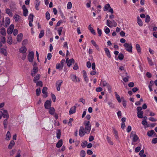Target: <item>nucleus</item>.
I'll use <instances>...</instances> for the list:
<instances>
[{
	"label": "nucleus",
	"instance_id": "nucleus-4",
	"mask_svg": "<svg viewBox=\"0 0 157 157\" xmlns=\"http://www.w3.org/2000/svg\"><path fill=\"white\" fill-rule=\"evenodd\" d=\"M125 50L129 52H132V47L131 43H125L124 44Z\"/></svg>",
	"mask_w": 157,
	"mask_h": 157
},
{
	"label": "nucleus",
	"instance_id": "nucleus-63",
	"mask_svg": "<svg viewBox=\"0 0 157 157\" xmlns=\"http://www.w3.org/2000/svg\"><path fill=\"white\" fill-rule=\"evenodd\" d=\"M141 148L140 147H137L135 148V151L136 152H139Z\"/></svg>",
	"mask_w": 157,
	"mask_h": 157
},
{
	"label": "nucleus",
	"instance_id": "nucleus-19",
	"mask_svg": "<svg viewBox=\"0 0 157 157\" xmlns=\"http://www.w3.org/2000/svg\"><path fill=\"white\" fill-rule=\"evenodd\" d=\"M76 106H74L72 107L70 109L69 111V114L71 115L76 112Z\"/></svg>",
	"mask_w": 157,
	"mask_h": 157
},
{
	"label": "nucleus",
	"instance_id": "nucleus-1",
	"mask_svg": "<svg viewBox=\"0 0 157 157\" xmlns=\"http://www.w3.org/2000/svg\"><path fill=\"white\" fill-rule=\"evenodd\" d=\"M85 126V133L86 134H89L91 129V125L90 124L89 121H85L84 123Z\"/></svg>",
	"mask_w": 157,
	"mask_h": 157
},
{
	"label": "nucleus",
	"instance_id": "nucleus-34",
	"mask_svg": "<svg viewBox=\"0 0 157 157\" xmlns=\"http://www.w3.org/2000/svg\"><path fill=\"white\" fill-rule=\"evenodd\" d=\"M47 90V88L46 87H44L42 90V92L44 94H45V95L44 96V97H47L46 94V91Z\"/></svg>",
	"mask_w": 157,
	"mask_h": 157
},
{
	"label": "nucleus",
	"instance_id": "nucleus-38",
	"mask_svg": "<svg viewBox=\"0 0 157 157\" xmlns=\"http://www.w3.org/2000/svg\"><path fill=\"white\" fill-rule=\"evenodd\" d=\"M12 37L10 36H8V39H7V42L9 44H11L12 43Z\"/></svg>",
	"mask_w": 157,
	"mask_h": 157
},
{
	"label": "nucleus",
	"instance_id": "nucleus-10",
	"mask_svg": "<svg viewBox=\"0 0 157 157\" xmlns=\"http://www.w3.org/2000/svg\"><path fill=\"white\" fill-rule=\"evenodd\" d=\"M122 78L123 80L125 82H127L128 81V79L130 78V76L128 75L127 73L126 72L124 73V75L122 76Z\"/></svg>",
	"mask_w": 157,
	"mask_h": 157
},
{
	"label": "nucleus",
	"instance_id": "nucleus-26",
	"mask_svg": "<svg viewBox=\"0 0 157 157\" xmlns=\"http://www.w3.org/2000/svg\"><path fill=\"white\" fill-rule=\"evenodd\" d=\"M0 53L4 55L5 56H7V53L6 49L3 48H0Z\"/></svg>",
	"mask_w": 157,
	"mask_h": 157
},
{
	"label": "nucleus",
	"instance_id": "nucleus-46",
	"mask_svg": "<svg viewBox=\"0 0 157 157\" xmlns=\"http://www.w3.org/2000/svg\"><path fill=\"white\" fill-rule=\"evenodd\" d=\"M147 59L149 64L150 65L152 66L154 65V63L152 62V60L149 57H147Z\"/></svg>",
	"mask_w": 157,
	"mask_h": 157
},
{
	"label": "nucleus",
	"instance_id": "nucleus-14",
	"mask_svg": "<svg viewBox=\"0 0 157 157\" xmlns=\"http://www.w3.org/2000/svg\"><path fill=\"white\" fill-rule=\"evenodd\" d=\"M51 101L49 100H47L45 103L44 106L45 109H48L51 107Z\"/></svg>",
	"mask_w": 157,
	"mask_h": 157
},
{
	"label": "nucleus",
	"instance_id": "nucleus-12",
	"mask_svg": "<svg viewBox=\"0 0 157 157\" xmlns=\"http://www.w3.org/2000/svg\"><path fill=\"white\" fill-rule=\"evenodd\" d=\"M62 83L63 81L61 80H58L56 82V86L57 91H60V87L61 86Z\"/></svg>",
	"mask_w": 157,
	"mask_h": 157
},
{
	"label": "nucleus",
	"instance_id": "nucleus-41",
	"mask_svg": "<svg viewBox=\"0 0 157 157\" xmlns=\"http://www.w3.org/2000/svg\"><path fill=\"white\" fill-rule=\"evenodd\" d=\"M11 137L10 133V132H7L6 134V140H9L10 139V138Z\"/></svg>",
	"mask_w": 157,
	"mask_h": 157
},
{
	"label": "nucleus",
	"instance_id": "nucleus-21",
	"mask_svg": "<svg viewBox=\"0 0 157 157\" xmlns=\"http://www.w3.org/2000/svg\"><path fill=\"white\" fill-rule=\"evenodd\" d=\"M2 112L3 117L8 119L9 117V115L7 111L6 110H3Z\"/></svg>",
	"mask_w": 157,
	"mask_h": 157
},
{
	"label": "nucleus",
	"instance_id": "nucleus-54",
	"mask_svg": "<svg viewBox=\"0 0 157 157\" xmlns=\"http://www.w3.org/2000/svg\"><path fill=\"white\" fill-rule=\"evenodd\" d=\"M118 58L120 60H122L124 58V55L122 53H120L118 55Z\"/></svg>",
	"mask_w": 157,
	"mask_h": 157
},
{
	"label": "nucleus",
	"instance_id": "nucleus-36",
	"mask_svg": "<svg viewBox=\"0 0 157 157\" xmlns=\"http://www.w3.org/2000/svg\"><path fill=\"white\" fill-rule=\"evenodd\" d=\"M155 133L154 131L153 130H151L148 131L147 132V135L149 136H151L154 133Z\"/></svg>",
	"mask_w": 157,
	"mask_h": 157
},
{
	"label": "nucleus",
	"instance_id": "nucleus-37",
	"mask_svg": "<svg viewBox=\"0 0 157 157\" xmlns=\"http://www.w3.org/2000/svg\"><path fill=\"white\" fill-rule=\"evenodd\" d=\"M104 30L106 34H108L110 32V29L106 26L104 27Z\"/></svg>",
	"mask_w": 157,
	"mask_h": 157
},
{
	"label": "nucleus",
	"instance_id": "nucleus-58",
	"mask_svg": "<svg viewBox=\"0 0 157 157\" xmlns=\"http://www.w3.org/2000/svg\"><path fill=\"white\" fill-rule=\"evenodd\" d=\"M65 62V59H63L61 61L60 63L59 64L63 67L64 66V63Z\"/></svg>",
	"mask_w": 157,
	"mask_h": 157
},
{
	"label": "nucleus",
	"instance_id": "nucleus-33",
	"mask_svg": "<svg viewBox=\"0 0 157 157\" xmlns=\"http://www.w3.org/2000/svg\"><path fill=\"white\" fill-rule=\"evenodd\" d=\"M40 75L39 74L37 75L36 76L34 77V78L33 79V82H35L36 83L37 82V81L38 80H39L40 79Z\"/></svg>",
	"mask_w": 157,
	"mask_h": 157
},
{
	"label": "nucleus",
	"instance_id": "nucleus-45",
	"mask_svg": "<svg viewBox=\"0 0 157 157\" xmlns=\"http://www.w3.org/2000/svg\"><path fill=\"white\" fill-rule=\"evenodd\" d=\"M44 35V31L43 30H42L40 31V33L38 36V37L39 38H41L43 37Z\"/></svg>",
	"mask_w": 157,
	"mask_h": 157
},
{
	"label": "nucleus",
	"instance_id": "nucleus-3",
	"mask_svg": "<svg viewBox=\"0 0 157 157\" xmlns=\"http://www.w3.org/2000/svg\"><path fill=\"white\" fill-rule=\"evenodd\" d=\"M131 137H132V144L133 145H135L134 142H136L139 140V137L136 135L135 132L132 131L131 133Z\"/></svg>",
	"mask_w": 157,
	"mask_h": 157
},
{
	"label": "nucleus",
	"instance_id": "nucleus-2",
	"mask_svg": "<svg viewBox=\"0 0 157 157\" xmlns=\"http://www.w3.org/2000/svg\"><path fill=\"white\" fill-rule=\"evenodd\" d=\"M6 34L5 29L4 28H2L0 31V40L3 43H4L6 41V38L5 36Z\"/></svg>",
	"mask_w": 157,
	"mask_h": 157
},
{
	"label": "nucleus",
	"instance_id": "nucleus-59",
	"mask_svg": "<svg viewBox=\"0 0 157 157\" xmlns=\"http://www.w3.org/2000/svg\"><path fill=\"white\" fill-rule=\"evenodd\" d=\"M148 119L149 121H153V122H155L156 121H157V119L155 118L154 117H150L148 118Z\"/></svg>",
	"mask_w": 157,
	"mask_h": 157
},
{
	"label": "nucleus",
	"instance_id": "nucleus-7",
	"mask_svg": "<svg viewBox=\"0 0 157 157\" xmlns=\"http://www.w3.org/2000/svg\"><path fill=\"white\" fill-rule=\"evenodd\" d=\"M10 7L12 11H15L18 8V6L15 3L12 2L10 5Z\"/></svg>",
	"mask_w": 157,
	"mask_h": 157
},
{
	"label": "nucleus",
	"instance_id": "nucleus-60",
	"mask_svg": "<svg viewBox=\"0 0 157 157\" xmlns=\"http://www.w3.org/2000/svg\"><path fill=\"white\" fill-rule=\"evenodd\" d=\"M150 17L148 15H147L145 18V22L147 23L149 22L150 21Z\"/></svg>",
	"mask_w": 157,
	"mask_h": 157
},
{
	"label": "nucleus",
	"instance_id": "nucleus-56",
	"mask_svg": "<svg viewBox=\"0 0 157 157\" xmlns=\"http://www.w3.org/2000/svg\"><path fill=\"white\" fill-rule=\"evenodd\" d=\"M73 121L72 118H71L69 120V121L68 123V125L70 126H72V125L71 124L72 122Z\"/></svg>",
	"mask_w": 157,
	"mask_h": 157
},
{
	"label": "nucleus",
	"instance_id": "nucleus-42",
	"mask_svg": "<svg viewBox=\"0 0 157 157\" xmlns=\"http://www.w3.org/2000/svg\"><path fill=\"white\" fill-rule=\"evenodd\" d=\"M56 135H57V136H56L57 138L58 139H60V135H61V132H60V131L58 129L57 131Z\"/></svg>",
	"mask_w": 157,
	"mask_h": 157
},
{
	"label": "nucleus",
	"instance_id": "nucleus-55",
	"mask_svg": "<svg viewBox=\"0 0 157 157\" xmlns=\"http://www.w3.org/2000/svg\"><path fill=\"white\" fill-rule=\"evenodd\" d=\"M36 85L37 86H42V82L41 81H39L36 82Z\"/></svg>",
	"mask_w": 157,
	"mask_h": 157
},
{
	"label": "nucleus",
	"instance_id": "nucleus-18",
	"mask_svg": "<svg viewBox=\"0 0 157 157\" xmlns=\"http://www.w3.org/2000/svg\"><path fill=\"white\" fill-rule=\"evenodd\" d=\"M82 75L86 83H87L89 79L87 76L86 72L85 70L82 71Z\"/></svg>",
	"mask_w": 157,
	"mask_h": 157
},
{
	"label": "nucleus",
	"instance_id": "nucleus-8",
	"mask_svg": "<svg viewBox=\"0 0 157 157\" xmlns=\"http://www.w3.org/2000/svg\"><path fill=\"white\" fill-rule=\"evenodd\" d=\"M34 53L33 52H30L29 53L28 59V61L30 62H32L33 60Z\"/></svg>",
	"mask_w": 157,
	"mask_h": 157
},
{
	"label": "nucleus",
	"instance_id": "nucleus-51",
	"mask_svg": "<svg viewBox=\"0 0 157 157\" xmlns=\"http://www.w3.org/2000/svg\"><path fill=\"white\" fill-rule=\"evenodd\" d=\"M46 17L47 20H49L50 18V15L48 12H47L46 13Z\"/></svg>",
	"mask_w": 157,
	"mask_h": 157
},
{
	"label": "nucleus",
	"instance_id": "nucleus-22",
	"mask_svg": "<svg viewBox=\"0 0 157 157\" xmlns=\"http://www.w3.org/2000/svg\"><path fill=\"white\" fill-rule=\"evenodd\" d=\"M104 49L107 56L109 58H110L111 57V56L109 52V50L107 48H105Z\"/></svg>",
	"mask_w": 157,
	"mask_h": 157
},
{
	"label": "nucleus",
	"instance_id": "nucleus-15",
	"mask_svg": "<svg viewBox=\"0 0 157 157\" xmlns=\"http://www.w3.org/2000/svg\"><path fill=\"white\" fill-rule=\"evenodd\" d=\"M14 28V25H11L9 28L7 29V33L8 34H11L12 33Z\"/></svg>",
	"mask_w": 157,
	"mask_h": 157
},
{
	"label": "nucleus",
	"instance_id": "nucleus-61",
	"mask_svg": "<svg viewBox=\"0 0 157 157\" xmlns=\"http://www.w3.org/2000/svg\"><path fill=\"white\" fill-rule=\"evenodd\" d=\"M97 30L98 31V35L99 36H101V30L100 29L98 28L97 29Z\"/></svg>",
	"mask_w": 157,
	"mask_h": 157
},
{
	"label": "nucleus",
	"instance_id": "nucleus-11",
	"mask_svg": "<svg viewBox=\"0 0 157 157\" xmlns=\"http://www.w3.org/2000/svg\"><path fill=\"white\" fill-rule=\"evenodd\" d=\"M70 77L72 80L75 82H79L80 81L79 78L76 77L75 75H71Z\"/></svg>",
	"mask_w": 157,
	"mask_h": 157
},
{
	"label": "nucleus",
	"instance_id": "nucleus-62",
	"mask_svg": "<svg viewBox=\"0 0 157 157\" xmlns=\"http://www.w3.org/2000/svg\"><path fill=\"white\" fill-rule=\"evenodd\" d=\"M16 150L15 149H13L10 152V155L12 156L16 152Z\"/></svg>",
	"mask_w": 157,
	"mask_h": 157
},
{
	"label": "nucleus",
	"instance_id": "nucleus-13",
	"mask_svg": "<svg viewBox=\"0 0 157 157\" xmlns=\"http://www.w3.org/2000/svg\"><path fill=\"white\" fill-rule=\"evenodd\" d=\"M38 71V67L34 65L33 70L31 71V75L32 76H33Z\"/></svg>",
	"mask_w": 157,
	"mask_h": 157
},
{
	"label": "nucleus",
	"instance_id": "nucleus-16",
	"mask_svg": "<svg viewBox=\"0 0 157 157\" xmlns=\"http://www.w3.org/2000/svg\"><path fill=\"white\" fill-rule=\"evenodd\" d=\"M22 9L23 10L24 16L25 17L27 16L28 13V11L25 5H23L22 6Z\"/></svg>",
	"mask_w": 157,
	"mask_h": 157
},
{
	"label": "nucleus",
	"instance_id": "nucleus-5",
	"mask_svg": "<svg viewBox=\"0 0 157 157\" xmlns=\"http://www.w3.org/2000/svg\"><path fill=\"white\" fill-rule=\"evenodd\" d=\"M100 85L103 87H106L108 90L109 91H111V86L105 81H101L100 83Z\"/></svg>",
	"mask_w": 157,
	"mask_h": 157
},
{
	"label": "nucleus",
	"instance_id": "nucleus-27",
	"mask_svg": "<svg viewBox=\"0 0 157 157\" xmlns=\"http://www.w3.org/2000/svg\"><path fill=\"white\" fill-rule=\"evenodd\" d=\"M137 23L140 26H141L143 25V23L141 19L140 18L139 16H138L137 17Z\"/></svg>",
	"mask_w": 157,
	"mask_h": 157
},
{
	"label": "nucleus",
	"instance_id": "nucleus-24",
	"mask_svg": "<svg viewBox=\"0 0 157 157\" xmlns=\"http://www.w3.org/2000/svg\"><path fill=\"white\" fill-rule=\"evenodd\" d=\"M49 109V113L50 114L54 115L55 113V109L53 107H51L48 109Z\"/></svg>",
	"mask_w": 157,
	"mask_h": 157
},
{
	"label": "nucleus",
	"instance_id": "nucleus-53",
	"mask_svg": "<svg viewBox=\"0 0 157 157\" xmlns=\"http://www.w3.org/2000/svg\"><path fill=\"white\" fill-rule=\"evenodd\" d=\"M80 156L81 157H84L85 156V152L83 150H82L80 152Z\"/></svg>",
	"mask_w": 157,
	"mask_h": 157
},
{
	"label": "nucleus",
	"instance_id": "nucleus-9",
	"mask_svg": "<svg viewBox=\"0 0 157 157\" xmlns=\"http://www.w3.org/2000/svg\"><path fill=\"white\" fill-rule=\"evenodd\" d=\"M85 133V130L84 127L82 126H80L79 132V136L81 137H82L84 136Z\"/></svg>",
	"mask_w": 157,
	"mask_h": 157
},
{
	"label": "nucleus",
	"instance_id": "nucleus-57",
	"mask_svg": "<svg viewBox=\"0 0 157 157\" xmlns=\"http://www.w3.org/2000/svg\"><path fill=\"white\" fill-rule=\"evenodd\" d=\"M72 3L71 2H69L67 4V8L68 9H70L72 7Z\"/></svg>",
	"mask_w": 157,
	"mask_h": 157
},
{
	"label": "nucleus",
	"instance_id": "nucleus-47",
	"mask_svg": "<svg viewBox=\"0 0 157 157\" xmlns=\"http://www.w3.org/2000/svg\"><path fill=\"white\" fill-rule=\"evenodd\" d=\"M136 49L137 52L139 53L140 52L141 49L139 44H137L136 45Z\"/></svg>",
	"mask_w": 157,
	"mask_h": 157
},
{
	"label": "nucleus",
	"instance_id": "nucleus-44",
	"mask_svg": "<svg viewBox=\"0 0 157 157\" xmlns=\"http://www.w3.org/2000/svg\"><path fill=\"white\" fill-rule=\"evenodd\" d=\"M10 23V19L7 17L6 19V26H8Z\"/></svg>",
	"mask_w": 157,
	"mask_h": 157
},
{
	"label": "nucleus",
	"instance_id": "nucleus-29",
	"mask_svg": "<svg viewBox=\"0 0 157 157\" xmlns=\"http://www.w3.org/2000/svg\"><path fill=\"white\" fill-rule=\"evenodd\" d=\"M21 17L18 14H15L13 16V18L16 22L18 21L20 19Z\"/></svg>",
	"mask_w": 157,
	"mask_h": 157
},
{
	"label": "nucleus",
	"instance_id": "nucleus-49",
	"mask_svg": "<svg viewBox=\"0 0 157 157\" xmlns=\"http://www.w3.org/2000/svg\"><path fill=\"white\" fill-rule=\"evenodd\" d=\"M33 15L32 14H30L28 17L29 21H33Z\"/></svg>",
	"mask_w": 157,
	"mask_h": 157
},
{
	"label": "nucleus",
	"instance_id": "nucleus-23",
	"mask_svg": "<svg viewBox=\"0 0 157 157\" xmlns=\"http://www.w3.org/2000/svg\"><path fill=\"white\" fill-rule=\"evenodd\" d=\"M23 34L22 33H20L17 36V41L18 42H20L23 37Z\"/></svg>",
	"mask_w": 157,
	"mask_h": 157
},
{
	"label": "nucleus",
	"instance_id": "nucleus-32",
	"mask_svg": "<svg viewBox=\"0 0 157 157\" xmlns=\"http://www.w3.org/2000/svg\"><path fill=\"white\" fill-rule=\"evenodd\" d=\"M143 114V112L142 111H138L137 112V116L139 118H142Z\"/></svg>",
	"mask_w": 157,
	"mask_h": 157
},
{
	"label": "nucleus",
	"instance_id": "nucleus-64",
	"mask_svg": "<svg viewBox=\"0 0 157 157\" xmlns=\"http://www.w3.org/2000/svg\"><path fill=\"white\" fill-rule=\"evenodd\" d=\"M103 90V89L102 88L99 87H98L96 89V91L97 92H99L102 91Z\"/></svg>",
	"mask_w": 157,
	"mask_h": 157
},
{
	"label": "nucleus",
	"instance_id": "nucleus-50",
	"mask_svg": "<svg viewBox=\"0 0 157 157\" xmlns=\"http://www.w3.org/2000/svg\"><path fill=\"white\" fill-rule=\"evenodd\" d=\"M63 28L62 27H59L57 30L58 34L59 36H60L61 34Z\"/></svg>",
	"mask_w": 157,
	"mask_h": 157
},
{
	"label": "nucleus",
	"instance_id": "nucleus-28",
	"mask_svg": "<svg viewBox=\"0 0 157 157\" xmlns=\"http://www.w3.org/2000/svg\"><path fill=\"white\" fill-rule=\"evenodd\" d=\"M15 144V142L13 140L10 141L9 144L8 146V148L9 149H11L13 147V146Z\"/></svg>",
	"mask_w": 157,
	"mask_h": 157
},
{
	"label": "nucleus",
	"instance_id": "nucleus-25",
	"mask_svg": "<svg viewBox=\"0 0 157 157\" xmlns=\"http://www.w3.org/2000/svg\"><path fill=\"white\" fill-rule=\"evenodd\" d=\"M12 10L9 8H6V13L9 16L12 17L13 13Z\"/></svg>",
	"mask_w": 157,
	"mask_h": 157
},
{
	"label": "nucleus",
	"instance_id": "nucleus-17",
	"mask_svg": "<svg viewBox=\"0 0 157 157\" xmlns=\"http://www.w3.org/2000/svg\"><path fill=\"white\" fill-rule=\"evenodd\" d=\"M75 62V60L73 59H71L68 60V58L66 59V63H67V66L69 67H70L71 64L72 63H74Z\"/></svg>",
	"mask_w": 157,
	"mask_h": 157
},
{
	"label": "nucleus",
	"instance_id": "nucleus-40",
	"mask_svg": "<svg viewBox=\"0 0 157 157\" xmlns=\"http://www.w3.org/2000/svg\"><path fill=\"white\" fill-rule=\"evenodd\" d=\"M63 67L59 63H57L56 65V69L59 70H62Z\"/></svg>",
	"mask_w": 157,
	"mask_h": 157
},
{
	"label": "nucleus",
	"instance_id": "nucleus-20",
	"mask_svg": "<svg viewBox=\"0 0 157 157\" xmlns=\"http://www.w3.org/2000/svg\"><path fill=\"white\" fill-rule=\"evenodd\" d=\"M26 51L27 49L26 47L25 46H23L21 47L19 49L20 52L22 53L25 54L26 53Z\"/></svg>",
	"mask_w": 157,
	"mask_h": 157
},
{
	"label": "nucleus",
	"instance_id": "nucleus-48",
	"mask_svg": "<svg viewBox=\"0 0 157 157\" xmlns=\"http://www.w3.org/2000/svg\"><path fill=\"white\" fill-rule=\"evenodd\" d=\"M8 119H5L3 121V124L4 127L5 128H6L7 127V125L8 124Z\"/></svg>",
	"mask_w": 157,
	"mask_h": 157
},
{
	"label": "nucleus",
	"instance_id": "nucleus-35",
	"mask_svg": "<svg viewBox=\"0 0 157 157\" xmlns=\"http://www.w3.org/2000/svg\"><path fill=\"white\" fill-rule=\"evenodd\" d=\"M113 133L116 139L117 140L118 139V136L117 131L115 129H113Z\"/></svg>",
	"mask_w": 157,
	"mask_h": 157
},
{
	"label": "nucleus",
	"instance_id": "nucleus-39",
	"mask_svg": "<svg viewBox=\"0 0 157 157\" xmlns=\"http://www.w3.org/2000/svg\"><path fill=\"white\" fill-rule=\"evenodd\" d=\"M110 8V6L109 4L105 5V6L104 10V11H106L108 10L109 8Z\"/></svg>",
	"mask_w": 157,
	"mask_h": 157
},
{
	"label": "nucleus",
	"instance_id": "nucleus-30",
	"mask_svg": "<svg viewBox=\"0 0 157 157\" xmlns=\"http://www.w3.org/2000/svg\"><path fill=\"white\" fill-rule=\"evenodd\" d=\"M91 42L92 44L95 46V48L96 49L98 50H99V47L96 44V43L95 42V41L93 40H92L91 41Z\"/></svg>",
	"mask_w": 157,
	"mask_h": 157
},
{
	"label": "nucleus",
	"instance_id": "nucleus-31",
	"mask_svg": "<svg viewBox=\"0 0 157 157\" xmlns=\"http://www.w3.org/2000/svg\"><path fill=\"white\" fill-rule=\"evenodd\" d=\"M63 144V141L62 140H60L57 143L56 146L58 148L61 147Z\"/></svg>",
	"mask_w": 157,
	"mask_h": 157
},
{
	"label": "nucleus",
	"instance_id": "nucleus-52",
	"mask_svg": "<svg viewBox=\"0 0 157 157\" xmlns=\"http://www.w3.org/2000/svg\"><path fill=\"white\" fill-rule=\"evenodd\" d=\"M41 92L40 89V88H38L36 90V93L37 96H39L40 95Z\"/></svg>",
	"mask_w": 157,
	"mask_h": 157
},
{
	"label": "nucleus",
	"instance_id": "nucleus-6",
	"mask_svg": "<svg viewBox=\"0 0 157 157\" xmlns=\"http://www.w3.org/2000/svg\"><path fill=\"white\" fill-rule=\"evenodd\" d=\"M106 25L109 27L111 28L113 27H116L117 24L114 20L111 21L109 20H107Z\"/></svg>",
	"mask_w": 157,
	"mask_h": 157
},
{
	"label": "nucleus",
	"instance_id": "nucleus-43",
	"mask_svg": "<svg viewBox=\"0 0 157 157\" xmlns=\"http://www.w3.org/2000/svg\"><path fill=\"white\" fill-rule=\"evenodd\" d=\"M106 139L108 143H109V144H110V145L113 144V143L112 141H111V138L109 137L108 136H107L106 137Z\"/></svg>",
	"mask_w": 157,
	"mask_h": 157
}]
</instances>
